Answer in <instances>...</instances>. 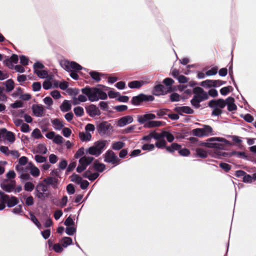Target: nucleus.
I'll return each instance as SVG.
<instances>
[{
  "mask_svg": "<svg viewBox=\"0 0 256 256\" xmlns=\"http://www.w3.org/2000/svg\"><path fill=\"white\" fill-rule=\"evenodd\" d=\"M180 146L176 143H173L170 146L166 147V150L170 152H173L176 150H178Z\"/></svg>",
  "mask_w": 256,
  "mask_h": 256,
  "instance_id": "39",
  "label": "nucleus"
},
{
  "mask_svg": "<svg viewBox=\"0 0 256 256\" xmlns=\"http://www.w3.org/2000/svg\"><path fill=\"white\" fill-rule=\"evenodd\" d=\"M226 103L228 106V110L229 111H232L236 109V106L234 104V100L232 97L228 98L226 100Z\"/></svg>",
  "mask_w": 256,
  "mask_h": 256,
  "instance_id": "21",
  "label": "nucleus"
},
{
  "mask_svg": "<svg viewBox=\"0 0 256 256\" xmlns=\"http://www.w3.org/2000/svg\"><path fill=\"white\" fill-rule=\"evenodd\" d=\"M230 145V143L226 139L220 137L211 138L202 144V146L218 150L224 148L225 146Z\"/></svg>",
  "mask_w": 256,
  "mask_h": 256,
  "instance_id": "3",
  "label": "nucleus"
},
{
  "mask_svg": "<svg viewBox=\"0 0 256 256\" xmlns=\"http://www.w3.org/2000/svg\"><path fill=\"white\" fill-rule=\"evenodd\" d=\"M218 68L216 66L212 68L206 72V74L208 76H214L217 74Z\"/></svg>",
  "mask_w": 256,
  "mask_h": 256,
  "instance_id": "48",
  "label": "nucleus"
},
{
  "mask_svg": "<svg viewBox=\"0 0 256 256\" xmlns=\"http://www.w3.org/2000/svg\"><path fill=\"white\" fill-rule=\"evenodd\" d=\"M212 128L208 125H204L202 128H197L192 130V134L198 137L208 136L212 134Z\"/></svg>",
  "mask_w": 256,
  "mask_h": 256,
  "instance_id": "8",
  "label": "nucleus"
},
{
  "mask_svg": "<svg viewBox=\"0 0 256 256\" xmlns=\"http://www.w3.org/2000/svg\"><path fill=\"white\" fill-rule=\"evenodd\" d=\"M176 110L180 113L192 114L193 110L188 106L176 107Z\"/></svg>",
  "mask_w": 256,
  "mask_h": 256,
  "instance_id": "27",
  "label": "nucleus"
},
{
  "mask_svg": "<svg viewBox=\"0 0 256 256\" xmlns=\"http://www.w3.org/2000/svg\"><path fill=\"white\" fill-rule=\"evenodd\" d=\"M88 96L85 94H80L78 96H74L72 98V104L78 105L81 102H86L88 100Z\"/></svg>",
  "mask_w": 256,
  "mask_h": 256,
  "instance_id": "17",
  "label": "nucleus"
},
{
  "mask_svg": "<svg viewBox=\"0 0 256 256\" xmlns=\"http://www.w3.org/2000/svg\"><path fill=\"white\" fill-rule=\"evenodd\" d=\"M256 174H254V176H252L248 174H245V176L243 177V182L248 183H250L252 182V181L254 180V176Z\"/></svg>",
  "mask_w": 256,
  "mask_h": 256,
  "instance_id": "46",
  "label": "nucleus"
},
{
  "mask_svg": "<svg viewBox=\"0 0 256 256\" xmlns=\"http://www.w3.org/2000/svg\"><path fill=\"white\" fill-rule=\"evenodd\" d=\"M5 85L7 92H10L14 88V82L11 79L7 80L6 82Z\"/></svg>",
  "mask_w": 256,
  "mask_h": 256,
  "instance_id": "35",
  "label": "nucleus"
},
{
  "mask_svg": "<svg viewBox=\"0 0 256 256\" xmlns=\"http://www.w3.org/2000/svg\"><path fill=\"white\" fill-rule=\"evenodd\" d=\"M108 96L111 98H116L120 96V93L113 90H110L108 92Z\"/></svg>",
  "mask_w": 256,
  "mask_h": 256,
  "instance_id": "64",
  "label": "nucleus"
},
{
  "mask_svg": "<svg viewBox=\"0 0 256 256\" xmlns=\"http://www.w3.org/2000/svg\"><path fill=\"white\" fill-rule=\"evenodd\" d=\"M166 138L168 142H172L174 140V136L170 132L164 131V138Z\"/></svg>",
  "mask_w": 256,
  "mask_h": 256,
  "instance_id": "47",
  "label": "nucleus"
},
{
  "mask_svg": "<svg viewBox=\"0 0 256 256\" xmlns=\"http://www.w3.org/2000/svg\"><path fill=\"white\" fill-rule=\"evenodd\" d=\"M99 106L100 108L103 110H108L109 108L108 103L106 102H100L99 103Z\"/></svg>",
  "mask_w": 256,
  "mask_h": 256,
  "instance_id": "59",
  "label": "nucleus"
},
{
  "mask_svg": "<svg viewBox=\"0 0 256 256\" xmlns=\"http://www.w3.org/2000/svg\"><path fill=\"white\" fill-rule=\"evenodd\" d=\"M74 112L78 116H82L84 114V108L81 106H76L74 108Z\"/></svg>",
  "mask_w": 256,
  "mask_h": 256,
  "instance_id": "40",
  "label": "nucleus"
},
{
  "mask_svg": "<svg viewBox=\"0 0 256 256\" xmlns=\"http://www.w3.org/2000/svg\"><path fill=\"white\" fill-rule=\"evenodd\" d=\"M18 58L17 55L12 54L9 60H7L6 64L8 66L12 68L13 66L12 63L16 64L18 62Z\"/></svg>",
  "mask_w": 256,
  "mask_h": 256,
  "instance_id": "30",
  "label": "nucleus"
},
{
  "mask_svg": "<svg viewBox=\"0 0 256 256\" xmlns=\"http://www.w3.org/2000/svg\"><path fill=\"white\" fill-rule=\"evenodd\" d=\"M26 168L30 170L31 175L34 177H38L40 176V170L37 167L34 166L31 162L28 163Z\"/></svg>",
  "mask_w": 256,
  "mask_h": 256,
  "instance_id": "18",
  "label": "nucleus"
},
{
  "mask_svg": "<svg viewBox=\"0 0 256 256\" xmlns=\"http://www.w3.org/2000/svg\"><path fill=\"white\" fill-rule=\"evenodd\" d=\"M72 104L70 100H64L60 106V110L63 112H66L69 111L72 108Z\"/></svg>",
  "mask_w": 256,
  "mask_h": 256,
  "instance_id": "22",
  "label": "nucleus"
},
{
  "mask_svg": "<svg viewBox=\"0 0 256 256\" xmlns=\"http://www.w3.org/2000/svg\"><path fill=\"white\" fill-rule=\"evenodd\" d=\"M44 103L48 106L47 108L50 109V106L53 104V101L52 98L50 97L46 96L44 99Z\"/></svg>",
  "mask_w": 256,
  "mask_h": 256,
  "instance_id": "49",
  "label": "nucleus"
},
{
  "mask_svg": "<svg viewBox=\"0 0 256 256\" xmlns=\"http://www.w3.org/2000/svg\"><path fill=\"white\" fill-rule=\"evenodd\" d=\"M76 232V229L74 227L68 226L66 228V232L69 236L73 235Z\"/></svg>",
  "mask_w": 256,
  "mask_h": 256,
  "instance_id": "56",
  "label": "nucleus"
},
{
  "mask_svg": "<svg viewBox=\"0 0 256 256\" xmlns=\"http://www.w3.org/2000/svg\"><path fill=\"white\" fill-rule=\"evenodd\" d=\"M52 249L56 252H61L63 250V248L60 244H54Z\"/></svg>",
  "mask_w": 256,
  "mask_h": 256,
  "instance_id": "58",
  "label": "nucleus"
},
{
  "mask_svg": "<svg viewBox=\"0 0 256 256\" xmlns=\"http://www.w3.org/2000/svg\"><path fill=\"white\" fill-rule=\"evenodd\" d=\"M112 128L111 124L107 122H102L98 127V132L102 135L108 134Z\"/></svg>",
  "mask_w": 256,
  "mask_h": 256,
  "instance_id": "12",
  "label": "nucleus"
},
{
  "mask_svg": "<svg viewBox=\"0 0 256 256\" xmlns=\"http://www.w3.org/2000/svg\"><path fill=\"white\" fill-rule=\"evenodd\" d=\"M132 122L133 118L132 116H124L119 119L118 122V126L120 127H123L126 124L132 123Z\"/></svg>",
  "mask_w": 256,
  "mask_h": 256,
  "instance_id": "16",
  "label": "nucleus"
},
{
  "mask_svg": "<svg viewBox=\"0 0 256 256\" xmlns=\"http://www.w3.org/2000/svg\"><path fill=\"white\" fill-rule=\"evenodd\" d=\"M0 151L7 156L10 154V150L6 146H0Z\"/></svg>",
  "mask_w": 256,
  "mask_h": 256,
  "instance_id": "62",
  "label": "nucleus"
},
{
  "mask_svg": "<svg viewBox=\"0 0 256 256\" xmlns=\"http://www.w3.org/2000/svg\"><path fill=\"white\" fill-rule=\"evenodd\" d=\"M104 161L117 165L119 164L120 160L112 150H108L104 154Z\"/></svg>",
  "mask_w": 256,
  "mask_h": 256,
  "instance_id": "11",
  "label": "nucleus"
},
{
  "mask_svg": "<svg viewBox=\"0 0 256 256\" xmlns=\"http://www.w3.org/2000/svg\"><path fill=\"white\" fill-rule=\"evenodd\" d=\"M34 159L36 162H40V163L44 162L45 161H46V158H45L43 156H40V155L35 156Z\"/></svg>",
  "mask_w": 256,
  "mask_h": 256,
  "instance_id": "63",
  "label": "nucleus"
},
{
  "mask_svg": "<svg viewBox=\"0 0 256 256\" xmlns=\"http://www.w3.org/2000/svg\"><path fill=\"white\" fill-rule=\"evenodd\" d=\"M34 73L40 78H46L48 75V72L46 70H36V72H35Z\"/></svg>",
  "mask_w": 256,
  "mask_h": 256,
  "instance_id": "37",
  "label": "nucleus"
},
{
  "mask_svg": "<svg viewBox=\"0 0 256 256\" xmlns=\"http://www.w3.org/2000/svg\"><path fill=\"white\" fill-rule=\"evenodd\" d=\"M94 168L98 172H102L105 169V165L96 161L94 164Z\"/></svg>",
  "mask_w": 256,
  "mask_h": 256,
  "instance_id": "34",
  "label": "nucleus"
},
{
  "mask_svg": "<svg viewBox=\"0 0 256 256\" xmlns=\"http://www.w3.org/2000/svg\"><path fill=\"white\" fill-rule=\"evenodd\" d=\"M230 90H232V86H226L220 89V92L222 95L226 96L230 91Z\"/></svg>",
  "mask_w": 256,
  "mask_h": 256,
  "instance_id": "51",
  "label": "nucleus"
},
{
  "mask_svg": "<svg viewBox=\"0 0 256 256\" xmlns=\"http://www.w3.org/2000/svg\"><path fill=\"white\" fill-rule=\"evenodd\" d=\"M124 146V143L121 141L114 142L112 144V148L114 150H120Z\"/></svg>",
  "mask_w": 256,
  "mask_h": 256,
  "instance_id": "31",
  "label": "nucleus"
},
{
  "mask_svg": "<svg viewBox=\"0 0 256 256\" xmlns=\"http://www.w3.org/2000/svg\"><path fill=\"white\" fill-rule=\"evenodd\" d=\"M52 124L54 128L56 130H60L64 126L62 122L59 119L55 118L52 120Z\"/></svg>",
  "mask_w": 256,
  "mask_h": 256,
  "instance_id": "26",
  "label": "nucleus"
},
{
  "mask_svg": "<svg viewBox=\"0 0 256 256\" xmlns=\"http://www.w3.org/2000/svg\"><path fill=\"white\" fill-rule=\"evenodd\" d=\"M94 160V158L91 156H83L79 160V165L76 168V171L80 173L84 171L88 165H89Z\"/></svg>",
  "mask_w": 256,
  "mask_h": 256,
  "instance_id": "9",
  "label": "nucleus"
},
{
  "mask_svg": "<svg viewBox=\"0 0 256 256\" xmlns=\"http://www.w3.org/2000/svg\"><path fill=\"white\" fill-rule=\"evenodd\" d=\"M36 190L42 192V193L46 192L48 190V188L44 184H40L37 186Z\"/></svg>",
  "mask_w": 256,
  "mask_h": 256,
  "instance_id": "54",
  "label": "nucleus"
},
{
  "mask_svg": "<svg viewBox=\"0 0 256 256\" xmlns=\"http://www.w3.org/2000/svg\"><path fill=\"white\" fill-rule=\"evenodd\" d=\"M164 131L160 133H158L155 132H152L150 133L151 137L154 138L155 140H161L164 138Z\"/></svg>",
  "mask_w": 256,
  "mask_h": 256,
  "instance_id": "36",
  "label": "nucleus"
},
{
  "mask_svg": "<svg viewBox=\"0 0 256 256\" xmlns=\"http://www.w3.org/2000/svg\"><path fill=\"white\" fill-rule=\"evenodd\" d=\"M231 156H234L236 158H244L246 157L244 152H233L231 153Z\"/></svg>",
  "mask_w": 256,
  "mask_h": 256,
  "instance_id": "52",
  "label": "nucleus"
},
{
  "mask_svg": "<svg viewBox=\"0 0 256 256\" xmlns=\"http://www.w3.org/2000/svg\"><path fill=\"white\" fill-rule=\"evenodd\" d=\"M34 114L38 117L42 116L44 113V108L40 104H33L32 107Z\"/></svg>",
  "mask_w": 256,
  "mask_h": 256,
  "instance_id": "14",
  "label": "nucleus"
},
{
  "mask_svg": "<svg viewBox=\"0 0 256 256\" xmlns=\"http://www.w3.org/2000/svg\"><path fill=\"white\" fill-rule=\"evenodd\" d=\"M150 82V78H146L140 80H134L128 83V86L131 88H137L144 86Z\"/></svg>",
  "mask_w": 256,
  "mask_h": 256,
  "instance_id": "13",
  "label": "nucleus"
},
{
  "mask_svg": "<svg viewBox=\"0 0 256 256\" xmlns=\"http://www.w3.org/2000/svg\"><path fill=\"white\" fill-rule=\"evenodd\" d=\"M60 64L64 69L68 72H71L70 76L73 79L76 80L78 78V74L74 72L82 68V66L79 64L74 62L62 60L60 61Z\"/></svg>",
  "mask_w": 256,
  "mask_h": 256,
  "instance_id": "4",
  "label": "nucleus"
},
{
  "mask_svg": "<svg viewBox=\"0 0 256 256\" xmlns=\"http://www.w3.org/2000/svg\"><path fill=\"white\" fill-rule=\"evenodd\" d=\"M201 86L204 87L210 88L211 86L214 87V80H206L201 82Z\"/></svg>",
  "mask_w": 256,
  "mask_h": 256,
  "instance_id": "42",
  "label": "nucleus"
},
{
  "mask_svg": "<svg viewBox=\"0 0 256 256\" xmlns=\"http://www.w3.org/2000/svg\"><path fill=\"white\" fill-rule=\"evenodd\" d=\"M86 111L89 116L94 117L100 114L98 108L94 104H92L86 108Z\"/></svg>",
  "mask_w": 256,
  "mask_h": 256,
  "instance_id": "15",
  "label": "nucleus"
},
{
  "mask_svg": "<svg viewBox=\"0 0 256 256\" xmlns=\"http://www.w3.org/2000/svg\"><path fill=\"white\" fill-rule=\"evenodd\" d=\"M71 181L77 184H79L82 180V178L78 175L73 174L71 176Z\"/></svg>",
  "mask_w": 256,
  "mask_h": 256,
  "instance_id": "45",
  "label": "nucleus"
},
{
  "mask_svg": "<svg viewBox=\"0 0 256 256\" xmlns=\"http://www.w3.org/2000/svg\"><path fill=\"white\" fill-rule=\"evenodd\" d=\"M106 144L107 141L106 140L96 141L92 146L86 150V153L98 156L102 152Z\"/></svg>",
  "mask_w": 256,
  "mask_h": 256,
  "instance_id": "6",
  "label": "nucleus"
},
{
  "mask_svg": "<svg viewBox=\"0 0 256 256\" xmlns=\"http://www.w3.org/2000/svg\"><path fill=\"white\" fill-rule=\"evenodd\" d=\"M196 155L201 158H206L208 156L207 152L202 148H198L196 150Z\"/></svg>",
  "mask_w": 256,
  "mask_h": 256,
  "instance_id": "38",
  "label": "nucleus"
},
{
  "mask_svg": "<svg viewBox=\"0 0 256 256\" xmlns=\"http://www.w3.org/2000/svg\"><path fill=\"white\" fill-rule=\"evenodd\" d=\"M104 90L96 87H86L82 90L83 94L88 96V100L92 102H97L100 100H106L108 94L104 92L108 90L109 88L101 86Z\"/></svg>",
  "mask_w": 256,
  "mask_h": 256,
  "instance_id": "1",
  "label": "nucleus"
},
{
  "mask_svg": "<svg viewBox=\"0 0 256 256\" xmlns=\"http://www.w3.org/2000/svg\"><path fill=\"white\" fill-rule=\"evenodd\" d=\"M194 96L191 100L192 106L196 108L200 106V103L208 98V95L206 92L200 87H196L194 89Z\"/></svg>",
  "mask_w": 256,
  "mask_h": 256,
  "instance_id": "5",
  "label": "nucleus"
},
{
  "mask_svg": "<svg viewBox=\"0 0 256 256\" xmlns=\"http://www.w3.org/2000/svg\"><path fill=\"white\" fill-rule=\"evenodd\" d=\"M36 152L42 154H46L47 152V148L46 146L44 144H38L36 148Z\"/></svg>",
  "mask_w": 256,
  "mask_h": 256,
  "instance_id": "41",
  "label": "nucleus"
},
{
  "mask_svg": "<svg viewBox=\"0 0 256 256\" xmlns=\"http://www.w3.org/2000/svg\"><path fill=\"white\" fill-rule=\"evenodd\" d=\"M156 118V116L152 113L147 112L144 114L137 116V120L141 124H144L145 128L160 127L163 125L164 122L152 120Z\"/></svg>",
  "mask_w": 256,
  "mask_h": 256,
  "instance_id": "2",
  "label": "nucleus"
},
{
  "mask_svg": "<svg viewBox=\"0 0 256 256\" xmlns=\"http://www.w3.org/2000/svg\"><path fill=\"white\" fill-rule=\"evenodd\" d=\"M154 100V98L152 96L140 94L132 98V103L135 106H138L142 102L152 101Z\"/></svg>",
  "mask_w": 256,
  "mask_h": 256,
  "instance_id": "10",
  "label": "nucleus"
},
{
  "mask_svg": "<svg viewBox=\"0 0 256 256\" xmlns=\"http://www.w3.org/2000/svg\"><path fill=\"white\" fill-rule=\"evenodd\" d=\"M164 86L162 84H158L154 87V94L156 96L162 94L164 93Z\"/></svg>",
  "mask_w": 256,
  "mask_h": 256,
  "instance_id": "32",
  "label": "nucleus"
},
{
  "mask_svg": "<svg viewBox=\"0 0 256 256\" xmlns=\"http://www.w3.org/2000/svg\"><path fill=\"white\" fill-rule=\"evenodd\" d=\"M6 198H8V195L3 192H0V210L6 208Z\"/></svg>",
  "mask_w": 256,
  "mask_h": 256,
  "instance_id": "24",
  "label": "nucleus"
},
{
  "mask_svg": "<svg viewBox=\"0 0 256 256\" xmlns=\"http://www.w3.org/2000/svg\"><path fill=\"white\" fill-rule=\"evenodd\" d=\"M30 218L32 221V222L39 228H40L41 226L40 224L38 221V219L36 218V217L33 214H30Z\"/></svg>",
  "mask_w": 256,
  "mask_h": 256,
  "instance_id": "57",
  "label": "nucleus"
},
{
  "mask_svg": "<svg viewBox=\"0 0 256 256\" xmlns=\"http://www.w3.org/2000/svg\"><path fill=\"white\" fill-rule=\"evenodd\" d=\"M91 77L96 82H99L100 80V76L101 74L96 72H92L90 73Z\"/></svg>",
  "mask_w": 256,
  "mask_h": 256,
  "instance_id": "50",
  "label": "nucleus"
},
{
  "mask_svg": "<svg viewBox=\"0 0 256 256\" xmlns=\"http://www.w3.org/2000/svg\"><path fill=\"white\" fill-rule=\"evenodd\" d=\"M48 194L46 192H44L36 190V196L40 199L44 200L48 196Z\"/></svg>",
  "mask_w": 256,
  "mask_h": 256,
  "instance_id": "53",
  "label": "nucleus"
},
{
  "mask_svg": "<svg viewBox=\"0 0 256 256\" xmlns=\"http://www.w3.org/2000/svg\"><path fill=\"white\" fill-rule=\"evenodd\" d=\"M6 204L8 207L11 208L16 206L18 203V199L15 197L12 196L10 197L8 196Z\"/></svg>",
  "mask_w": 256,
  "mask_h": 256,
  "instance_id": "23",
  "label": "nucleus"
},
{
  "mask_svg": "<svg viewBox=\"0 0 256 256\" xmlns=\"http://www.w3.org/2000/svg\"><path fill=\"white\" fill-rule=\"evenodd\" d=\"M62 246L64 248H66L68 246L70 245L72 243V239L69 237H64L61 240Z\"/></svg>",
  "mask_w": 256,
  "mask_h": 256,
  "instance_id": "33",
  "label": "nucleus"
},
{
  "mask_svg": "<svg viewBox=\"0 0 256 256\" xmlns=\"http://www.w3.org/2000/svg\"><path fill=\"white\" fill-rule=\"evenodd\" d=\"M44 68V66L40 62H36L34 65V72H36V70H40Z\"/></svg>",
  "mask_w": 256,
  "mask_h": 256,
  "instance_id": "60",
  "label": "nucleus"
},
{
  "mask_svg": "<svg viewBox=\"0 0 256 256\" xmlns=\"http://www.w3.org/2000/svg\"><path fill=\"white\" fill-rule=\"evenodd\" d=\"M99 176L98 172H92L90 170H86L83 176L88 178L90 180H95Z\"/></svg>",
  "mask_w": 256,
  "mask_h": 256,
  "instance_id": "20",
  "label": "nucleus"
},
{
  "mask_svg": "<svg viewBox=\"0 0 256 256\" xmlns=\"http://www.w3.org/2000/svg\"><path fill=\"white\" fill-rule=\"evenodd\" d=\"M170 98L172 102H178L180 100V96L176 93H173L170 95Z\"/></svg>",
  "mask_w": 256,
  "mask_h": 256,
  "instance_id": "61",
  "label": "nucleus"
},
{
  "mask_svg": "<svg viewBox=\"0 0 256 256\" xmlns=\"http://www.w3.org/2000/svg\"><path fill=\"white\" fill-rule=\"evenodd\" d=\"M16 186L15 180H12L10 182L2 184L1 185V188L6 192H10L14 191Z\"/></svg>",
  "mask_w": 256,
  "mask_h": 256,
  "instance_id": "19",
  "label": "nucleus"
},
{
  "mask_svg": "<svg viewBox=\"0 0 256 256\" xmlns=\"http://www.w3.org/2000/svg\"><path fill=\"white\" fill-rule=\"evenodd\" d=\"M4 138L10 143H13L16 140L14 134L11 132L7 131L6 130V132H4Z\"/></svg>",
  "mask_w": 256,
  "mask_h": 256,
  "instance_id": "25",
  "label": "nucleus"
},
{
  "mask_svg": "<svg viewBox=\"0 0 256 256\" xmlns=\"http://www.w3.org/2000/svg\"><path fill=\"white\" fill-rule=\"evenodd\" d=\"M53 142L56 144H61L63 142V138L60 135H56L53 140Z\"/></svg>",
  "mask_w": 256,
  "mask_h": 256,
  "instance_id": "55",
  "label": "nucleus"
},
{
  "mask_svg": "<svg viewBox=\"0 0 256 256\" xmlns=\"http://www.w3.org/2000/svg\"><path fill=\"white\" fill-rule=\"evenodd\" d=\"M32 136L35 138H40L42 137L41 132L38 128L34 129L32 133Z\"/></svg>",
  "mask_w": 256,
  "mask_h": 256,
  "instance_id": "44",
  "label": "nucleus"
},
{
  "mask_svg": "<svg viewBox=\"0 0 256 256\" xmlns=\"http://www.w3.org/2000/svg\"><path fill=\"white\" fill-rule=\"evenodd\" d=\"M79 137L82 141H90L92 138V134L89 132H82L79 134Z\"/></svg>",
  "mask_w": 256,
  "mask_h": 256,
  "instance_id": "29",
  "label": "nucleus"
},
{
  "mask_svg": "<svg viewBox=\"0 0 256 256\" xmlns=\"http://www.w3.org/2000/svg\"><path fill=\"white\" fill-rule=\"evenodd\" d=\"M34 188V185L32 182H26L24 185V189L28 192H32Z\"/></svg>",
  "mask_w": 256,
  "mask_h": 256,
  "instance_id": "43",
  "label": "nucleus"
},
{
  "mask_svg": "<svg viewBox=\"0 0 256 256\" xmlns=\"http://www.w3.org/2000/svg\"><path fill=\"white\" fill-rule=\"evenodd\" d=\"M44 181L46 184L52 185L54 188H56L58 182V179L54 177L50 176L44 178Z\"/></svg>",
  "mask_w": 256,
  "mask_h": 256,
  "instance_id": "28",
  "label": "nucleus"
},
{
  "mask_svg": "<svg viewBox=\"0 0 256 256\" xmlns=\"http://www.w3.org/2000/svg\"><path fill=\"white\" fill-rule=\"evenodd\" d=\"M226 105V102L221 99L212 100L209 102V106L213 109L212 114L214 116L220 115L222 112V110Z\"/></svg>",
  "mask_w": 256,
  "mask_h": 256,
  "instance_id": "7",
  "label": "nucleus"
}]
</instances>
